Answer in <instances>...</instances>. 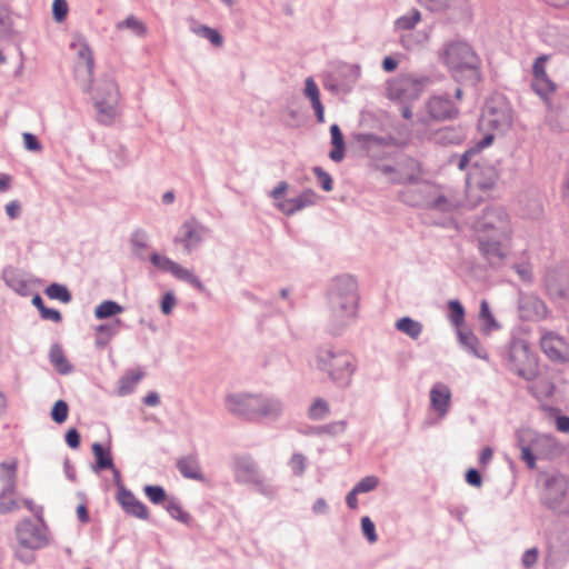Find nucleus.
<instances>
[{
	"instance_id": "obj_1",
	"label": "nucleus",
	"mask_w": 569,
	"mask_h": 569,
	"mask_svg": "<svg viewBox=\"0 0 569 569\" xmlns=\"http://www.w3.org/2000/svg\"><path fill=\"white\" fill-rule=\"evenodd\" d=\"M77 50L79 61L76 66L78 76H84L89 79V86L84 89L90 93L97 111V120L104 126L111 124L118 114V103L120 93L118 86L112 77L103 74L91 80L93 73V57L89 46L82 41L71 44Z\"/></svg>"
},
{
	"instance_id": "obj_2",
	"label": "nucleus",
	"mask_w": 569,
	"mask_h": 569,
	"mask_svg": "<svg viewBox=\"0 0 569 569\" xmlns=\"http://www.w3.org/2000/svg\"><path fill=\"white\" fill-rule=\"evenodd\" d=\"M438 60L459 82L475 86L481 80V59L465 40L446 41L438 50Z\"/></svg>"
},
{
	"instance_id": "obj_3",
	"label": "nucleus",
	"mask_w": 569,
	"mask_h": 569,
	"mask_svg": "<svg viewBox=\"0 0 569 569\" xmlns=\"http://www.w3.org/2000/svg\"><path fill=\"white\" fill-rule=\"evenodd\" d=\"M358 301V286L353 277L340 276L332 280L328 290V306L335 322L342 326L353 319Z\"/></svg>"
},
{
	"instance_id": "obj_4",
	"label": "nucleus",
	"mask_w": 569,
	"mask_h": 569,
	"mask_svg": "<svg viewBox=\"0 0 569 569\" xmlns=\"http://www.w3.org/2000/svg\"><path fill=\"white\" fill-rule=\"evenodd\" d=\"M518 446L521 460L529 469H535L538 460H555L562 456L563 446L547 433H537L530 429L518 433Z\"/></svg>"
},
{
	"instance_id": "obj_5",
	"label": "nucleus",
	"mask_w": 569,
	"mask_h": 569,
	"mask_svg": "<svg viewBox=\"0 0 569 569\" xmlns=\"http://www.w3.org/2000/svg\"><path fill=\"white\" fill-rule=\"evenodd\" d=\"M317 369L339 387L350 385L357 365L353 356L342 349L320 348L316 356Z\"/></svg>"
},
{
	"instance_id": "obj_6",
	"label": "nucleus",
	"mask_w": 569,
	"mask_h": 569,
	"mask_svg": "<svg viewBox=\"0 0 569 569\" xmlns=\"http://www.w3.org/2000/svg\"><path fill=\"white\" fill-rule=\"evenodd\" d=\"M538 481L542 489L541 503L556 513L567 515L569 512L567 500L569 478L559 471H546L539 475Z\"/></svg>"
},
{
	"instance_id": "obj_7",
	"label": "nucleus",
	"mask_w": 569,
	"mask_h": 569,
	"mask_svg": "<svg viewBox=\"0 0 569 569\" xmlns=\"http://www.w3.org/2000/svg\"><path fill=\"white\" fill-rule=\"evenodd\" d=\"M505 360L507 368L520 378L527 381L536 378L538 361L525 340H512L506 351Z\"/></svg>"
},
{
	"instance_id": "obj_8",
	"label": "nucleus",
	"mask_w": 569,
	"mask_h": 569,
	"mask_svg": "<svg viewBox=\"0 0 569 569\" xmlns=\"http://www.w3.org/2000/svg\"><path fill=\"white\" fill-rule=\"evenodd\" d=\"M473 229L478 236L496 238H511L512 236L510 216L501 206L487 207L473 222Z\"/></svg>"
},
{
	"instance_id": "obj_9",
	"label": "nucleus",
	"mask_w": 569,
	"mask_h": 569,
	"mask_svg": "<svg viewBox=\"0 0 569 569\" xmlns=\"http://www.w3.org/2000/svg\"><path fill=\"white\" fill-rule=\"evenodd\" d=\"M232 470L237 482L253 486L261 495L267 497L276 495V487L264 480L256 461L250 456L236 457Z\"/></svg>"
},
{
	"instance_id": "obj_10",
	"label": "nucleus",
	"mask_w": 569,
	"mask_h": 569,
	"mask_svg": "<svg viewBox=\"0 0 569 569\" xmlns=\"http://www.w3.org/2000/svg\"><path fill=\"white\" fill-rule=\"evenodd\" d=\"M429 83L428 77L402 73L388 83V97L401 102L412 101L419 98Z\"/></svg>"
},
{
	"instance_id": "obj_11",
	"label": "nucleus",
	"mask_w": 569,
	"mask_h": 569,
	"mask_svg": "<svg viewBox=\"0 0 569 569\" xmlns=\"http://www.w3.org/2000/svg\"><path fill=\"white\" fill-rule=\"evenodd\" d=\"M288 188V183L281 181L270 192V197L276 201V208L286 216H292L305 208L316 204L319 200V196L312 189H306L295 198L283 199Z\"/></svg>"
},
{
	"instance_id": "obj_12",
	"label": "nucleus",
	"mask_w": 569,
	"mask_h": 569,
	"mask_svg": "<svg viewBox=\"0 0 569 569\" xmlns=\"http://www.w3.org/2000/svg\"><path fill=\"white\" fill-rule=\"evenodd\" d=\"M16 536L19 543L29 550L42 549L50 543V533L44 520H21L16 527Z\"/></svg>"
},
{
	"instance_id": "obj_13",
	"label": "nucleus",
	"mask_w": 569,
	"mask_h": 569,
	"mask_svg": "<svg viewBox=\"0 0 569 569\" xmlns=\"http://www.w3.org/2000/svg\"><path fill=\"white\" fill-rule=\"evenodd\" d=\"M512 110L502 99H491L486 103L485 110L479 120L481 129H493L506 132L512 124Z\"/></svg>"
},
{
	"instance_id": "obj_14",
	"label": "nucleus",
	"mask_w": 569,
	"mask_h": 569,
	"mask_svg": "<svg viewBox=\"0 0 569 569\" xmlns=\"http://www.w3.org/2000/svg\"><path fill=\"white\" fill-rule=\"evenodd\" d=\"M209 229L194 218L186 220L173 238L176 244H181L186 253L197 249L209 233Z\"/></svg>"
},
{
	"instance_id": "obj_15",
	"label": "nucleus",
	"mask_w": 569,
	"mask_h": 569,
	"mask_svg": "<svg viewBox=\"0 0 569 569\" xmlns=\"http://www.w3.org/2000/svg\"><path fill=\"white\" fill-rule=\"evenodd\" d=\"M257 397L247 392L229 393L224 398L226 410L237 418L256 422Z\"/></svg>"
},
{
	"instance_id": "obj_16",
	"label": "nucleus",
	"mask_w": 569,
	"mask_h": 569,
	"mask_svg": "<svg viewBox=\"0 0 569 569\" xmlns=\"http://www.w3.org/2000/svg\"><path fill=\"white\" fill-rule=\"evenodd\" d=\"M499 180V172L493 164L483 162L475 163L467 177L468 190H479L487 193L496 187Z\"/></svg>"
},
{
	"instance_id": "obj_17",
	"label": "nucleus",
	"mask_w": 569,
	"mask_h": 569,
	"mask_svg": "<svg viewBox=\"0 0 569 569\" xmlns=\"http://www.w3.org/2000/svg\"><path fill=\"white\" fill-rule=\"evenodd\" d=\"M540 348L546 357L558 363L569 362V343L560 335L540 329Z\"/></svg>"
},
{
	"instance_id": "obj_18",
	"label": "nucleus",
	"mask_w": 569,
	"mask_h": 569,
	"mask_svg": "<svg viewBox=\"0 0 569 569\" xmlns=\"http://www.w3.org/2000/svg\"><path fill=\"white\" fill-rule=\"evenodd\" d=\"M150 261L154 267L159 268L162 271L171 273L177 279L189 283L197 290L201 292L206 290L201 280L191 270L183 268L182 266L169 259L168 257L161 256L159 253H152L150 256Z\"/></svg>"
},
{
	"instance_id": "obj_19",
	"label": "nucleus",
	"mask_w": 569,
	"mask_h": 569,
	"mask_svg": "<svg viewBox=\"0 0 569 569\" xmlns=\"http://www.w3.org/2000/svg\"><path fill=\"white\" fill-rule=\"evenodd\" d=\"M425 109L431 120H450L458 116L459 110L448 94H435L430 97Z\"/></svg>"
},
{
	"instance_id": "obj_20",
	"label": "nucleus",
	"mask_w": 569,
	"mask_h": 569,
	"mask_svg": "<svg viewBox=\"0 0 569 569\" xmlns=\"http://www.w3.org/2000/svg\"><path fill=\"white\" fill-rule=\"evenodd\" d=\"M508 240H510V238L478 236V248L491 266H500L507 257L503 241Z\"/></svg>"
},
{
	"instance_id": "obj_21",
	"label": "nucleus",
	"mask_w": 569,
	"mask_h": 569,
	"mask_svg": "<svg viewBox=\"0 0 569 569\" xmlns=\"http://www.w3.org/2000/svg\"><path fill=\"white\" fill-rule=\"evenodd\" d=\"M283 412V403L279 398L258 395L256 422L274 421Z\"/></svg>"
},
{
	"instance_id": "obj_22",
	"label": "nucleus",
	"mask_w": 569,
	"mask_h": 569,
	"mask_svg": "<svg viewBox=\"0 0 569 569\" xmlns=\"http://www.w3.org/2000/svg\"><path fill=\"white\" fill-rule=\"evenodd\" d=\"M425 207L440 212H451L459 206V200L451 193H445L439 188L428 187Z\"/></svg>"
},
{
	"instance_id": "obj_23",
	"label": "nucleus",
	"mask_w": 569,
	"mask_h": 569,
	"mask_svg": "<svg viewBox=\"0 0 569 569\" xmlns=\"http://www.w3.org/2000/svg\"><path fill=\"white\" fill-rule=\"evenodd\" d=\"M519 308L522 313V318L528 320H540L546 318L548 313L546 303L533 295L521 297Z\"/></svg>"
},
{
	"instance_id": "obj_24",
	"label": "nucleus",
	"mask_w": 569,
	"mask_h": 569,
	"mask_svg": "<svg viewBox=\"0 0 569 569\" xmlns=\"http://www.w3.org/2000/svg\"><path fill=\"white\" fill-rule=\"evenodd\" d=\"M116 498L126 513L142 520L149 519L147 507L129 489L118 492Z\"/></svg>"
},
{
	"instance_id": "obj_25",
	"label": "nucleus",
	"mask_w": 569,
	"mask_h": 569,
	"mask_svg": "<svg viewBox=\"0 0 569 569\" xmlns=\"http://www.w3.org/2000/svg\"><path fill=\"white\" fill-rule=\"evenodd\" d=\"M451 400V391L449 387L442 382H437L430 390V402L438 416L447 415Z\"/></svg>"
},
{
	"instance_id": "obj_26",
	"label": "nucleus",
	"mask_w": 569,
	"mask_h": 569,
	"mask_svg": "<svg viewBox=\"0 0 569 569\" xmlns=\"http://www.w3.org/2000/svg\"><path fill=\"white\" fill-rule=\"evenodd\" d=\"M422 7L431 12L459 13L467 7V0H417Z\"/></svg>"
},
{
	"instance_id": "obj_27",
	"label": "nucleus",
	"mask_w": 569,
	"mask_h": 569,
	"mask_svg": "<svg viewBox=\"0 0 569 569\" xmlns=\"http://www.w3.org/2000/svg\"><path fill=\"white\" fill-rule=\"evenodd\" d=\"M17 460L0 463V481L2 482V496H13L17 486Z\"/></svg>"
},
{
	"instance_id": "obj_28",
	"label": "nucleus",
	"mask_w": 569,
	"mask_h": 569,
	"mask_svg": "<svg viewBox=\"0 0 569 569\" xmlns=\"http://www.w3.org/2000/svg\"><path fill=\"white\" fill-rule=\"evenodd\" d=\"M177 468L180 473L187 478L192 480L202 481L203 473L201 471L200 463L196 456H184L177 460Z\"/></svg>"
},
{
	"instance_id": "obj_29",
	"label": "nucleus",
	"mask_w": 569,
	"mask_h": 569,
	"mask_svg": "<svg viewBox=\"0 0 569 569\" xmlns=\"http://www.w3.org/2000/svg\"><path fill=\"white\" fill-rule=\"evenodd\" d=\"M535 383L530 387L531 392L538 399H547L555 395L556 392V380L558 378L557 375H546L537 377Z\"/></svg>"
},
{
	"instance_id": "obj_30",
	"label": "nucleus",
	"mask_w": 569,
	"mask_h": 569,
	"mask_svg": "<svg viewBox=\"0 0 569 569\" xmlns=\"http://www.w3.org/2000/svg\"><path fill=\"white\" fill-rule=\"evenodd\" d=\"M122 321L120 319H116L111 323L99 325L96 328V347L98 349H103L109 345L111 339L119 332Z\"/></svg>"
},
{
	"instance_id": "obj_31",
	"label": "nucleus",
	"mask_w": 569,
	"mask_h": 569,
	"mask_svg": "<svg viewBox=\"0 0 569 569\" xmlns=\"http://www.w3.org/2000/svg\"><path fill=\"white\" fill-rule=\"evenodd\" d=\"M432 140L441 146L458 144L463 140V132L458 128L443 127L432 134Z\"/></svg>"
},
{
	"instance_id": "obj_32",
	"label": "nucleus",
	"mask_w": 569,
	"mask_h": 569,
	"mask_svg": "<svg viewBox=\"0 0 569 569\" xmlns=\"http://www.w3.org/2000/svg\"><path fill=\"white\" fill-rule=\"evenodd\" d=\"M520 206L522 214L527 218L535 219L542 213L541 199L536 194H522L520 197Z\"/></svg>"
},
{
	"instance_id": "obj_33",
	"label": "nucleus",
	"mask_w": 569,
	"mask_h": 569,
	"mask_svg": "<svg viewBox=\"0 0 569 569\" xmlns=\"http://www.w3.org/2000/svg\"><path fill=\"white\" fill-rule=\"evenodd\" d=\"M49 359L54 369L61 375H69L72 372L73 367L70 365L64 356L60 345L54 343L49 351Z\"/></svg>"
},
{
	"instance_id": "obj_34",
	"label": "nucleus",
	"mask_w": 569,
	"mask_h": 569,
	"mask_svg": "<svg viewBox=\"0 0 569 569\" xmlns=\"http://www.w3.org/2000/svg\"><path fill=\"white\" fill-rule=\"evenodd\" d=\"M331 143L333 149L330 151L329 157L335 162H340L345 158V139L338 124L330 127Z\"/></svg>"
},
{
	"instance_id": "obj_35",
	"label": "nucleus",
	"mask_w": 569,
	"mask_h": 569,
	"mask_svg": "<svg viewBox=\"0 0 569 569\" xmlns=\"http://www.w3.org/2000/svg\"><path fill=\"white\" fill-rule=\"evenodd\" d=\"M458 339L459 342L473 356L478 358H486L485 351L480 347L479 339L473 332L458 329Z\"/></svg>"
},
{
	"instance_id": "obj_36",
	"label": "nucleus",
	"mask_w": 569,
	"mask_h": 569,
	"mask_svg": "<svg viewBox=\"0 0 569 569\" xmlns=\"http://www.w3.org/2000/svg\"><path fill=\"white\" fill-rule=\"evenodd\" d=\"M91 449L96 459V463L92 467L96 472L106 469H113V460L109 450H104L99 442H94L91 446Z\"/></svg>"
},
{
	"instance_id": "obj_37",
	"label": "nucleus",
	"mask_w": 569,
	"mask_h": 569,
	"mask_svg": "<svg viewBox=\"0 0 569 569\" xmlns=\"http://www.w3.org/2000/svg\"><path fill=\"white\" fill-rule=\"evenodd\" d=\"M396 328L411 339L416 340L420 337L423 327L419 321L413 320L410 317H403L397 320Z\"/></svg>"
},
{
	"instance_id": "obj_38",
	"label": "nucleus",
	"mask_w": 569,
	"mask_h": 569,
	"mask_svg": "<svg viewBox=\"0 0 569 569\" xmlns=\"http://www.w3.org/2000/svg\"><path fill=\"white\" fill-rule=\"evenodd\" d=\"M531 87L543 99H547L557 89L556 83L548 76L533 79Z\"/></svg>"
},
{
	"instance_id": "obj_39",
	"label": "nucleus",
	"mask_w": 569,
	"mask_h": 569,
	"mask_svg": "<svg viewBox=\"0 0 569 569\" xmlns=\"http://www.w3.org/2000/svg\"><path fill=\"white\" fill-rule=\"evenodd\" d=\"M123 311L122 306L112 300H104L97 306L94 316L97 319H106Z\"/></svg>"
},
{
	"instance_id": "obj_40",
	"label": "nucleus",
	"mask_w": 569,
	"mask_h": 569,
	"mask_svg": "<svg viewBox=\"0 0 569 569\" xmlns=\"http://www.w3.org/2000/svg\"><path fill=\"white\" fill-rule=\"evenodd\" d=\"M421 20V13L418 9H411L408 13L399 17L396 22V29L398 30H411Z\"/></svg>"
},
{
	"instance_id": "obj_41",
	"label": "nucleus",
	"mask_w": 569,
	"mask_h": 569,
	"mask_svg": "<svg viewBox=\"0 0 569 569\" xmlns=\"http://www.w3.org/2000/svg\"><path fill=\"white\" fill-rule=\"evenodd\" d=\"M46 295L50 299L59 300L63 303H69L72 299V296L68 288L60 283H51L44 290Z\"/></svg>"
},
{
	"instance_id": "obj_42",
	"label": "nucleus",
	"mask_w": 569,
	"mask_h": 569,
	"mask_svg": "<svg viewBox=\"0 0 569 569\" xmlns=\"http://www.w3.org/2000/svg\"><path fill=\"white\" fill-rule=\"evenodd\" d=\"M164 508L168 511V513L176 520L187 523L190 519L189 513H187L183 509L181 503L176 498H169L167 502L164 503Z\"/></svg>"
},
{
	"instance_id": "obj_43",
	"label": "nucleus",
	"mask_w": 569,
	"mask_h": 569,
	"mask_svg": "<svg viewBox=\"0 0 569 569\" xmlns=\"http://www.w3.org/2000/svg\"><path fill=\"white\" fill-rule=\"evenodd\" d=\"M329 413V405L322 398L316 399L308 410V416L312 420H323Z\"/></svg>"
},
{
	"instance_id": "obj_44",
	"label": "nucleus",
	"mask_w": 569,
	"mask_h": 569,
	"mask_svg": "<svg viewBox=\"0 0 569 569\" xmlns=\"http://www.w3.org/2000/svg\"><path fill=\"white\" fill-rule=\"evenodd\" d=\"M448 308L450 313L448 316L450 322L458 329L465 321V309L463 306L458 300H449Z\"/></svg>"
},
{
	"instance_id": "obj_45",
	"label": "nucleus",
	"mask_w": 569,
	"mask_h": 569,
	"mask_svg": "<svg viewBox=\"0 0 569 569\" xmlns=\"http://www.w3.org/2000/svg\"><path fill=\"white\" fill-rule=\"evenodd\" d=\"M192 30L196 34L209 40L214 47H221L223 43L221 34L216 29L208 26H200Z\"/></svg>"
},
{
	"instance_id": "obj_46",
	"label": "nucleus",
	"mask_w": 569,
	"mask_h": 569,
	"mask_svg": "<svg viewBox=\"0 0 569 569\" xmlns=\"http://www.w3.org/2000/svg\"><path fill=\"white\" fill-rule=\"evenodd\" d=\"M149 236L144 230L138 229L131 236L133 253L142 258L141 251L148 247Z\"/></svg>"
},
{
	"instance_id": "obj_47",
	"label": "nucleus",
	"mask_w": 569,
	"mask_h": 569,
	"mask_svg": "<svg viewBox=\"0 0 569 569\" xmlns=\"http://www.w3.org/2000/svg\"><path fill=\"white\" fill-rule=\"evenodd\" d=\"M118 29H131L137 36L143 37L147 34L146 26L138 20L134 16L127 17L123 21L117 24Z\"/></svg>"
},
{
	"instance_id": "obj_48",
	"label": "nucleus",
	"mask_w": 569,
	"mask_h": 569,
	"mask_svg": "<svg viewBox=\"0 0 569 569\" xmlns=\"http://www.w3.org/2000/svg\"><path fill=\"white\" fill-rule=\"evenodd\" d=\"M144 493L150 499V501L154 505H163L167 502V493L164 489L160 486L147 485L143 488Z\"/></svg>"
},
{
	"instance_id": "obj_49",
	"label": "nucleus",
	"mask_w": 569,
	"mask_h": 569,
	"mask_svg": "<svg viewBox=\"0 0 569 569\" xmlns=\"http://www.w3.org/2000/svg\"><path fill=\"white\" fill-rule=\"evenodd\" d=\"M3 280L10 288L18 292L27 288L26 281L20 279L13 269L3 270Z\"/></svg>"
},
{
	"instance_id": "obj_50",
	"label": "nucleus",
	"mask_w": 569,
	"mask_h": 569,
	"mask_svg": "<svg viewBox=\"0 0 569 569\" xmlns=\"http://www.w3.org/2000/svg\"><path fill=\"white\" fill-rule=\"evenodd\" d=\"M69 407L64 400H58L52 407L51 418L56 423H63L68 418Z\"/></svg>"
},
{
	"instance_id": "obj_51",
	"label": "nucleus",
	"mask_w": 569,
	"mask_h": 569,
	"mask_svg": "<svg viewBox=\"0 0 569 569\" xmlns=\"http://www.w3.org/2000/svg\"><path fill=\"white\" fill-rule=\"evenodd\" d=\"M289 467L297 477L303 476L307 467V458L302 453H293L289 460Z\"/></svg>"
},
{
	"instance_id": "obj_52",
	"label": "nucleus",
	"mask_w": 569,
	"mask_h": 569,
	"mask_svg": "<svg viewBox=\"0 0 569 569\" xmlns=\"http://www.w3.org/2000/svg\"><path fill=\"white\" fill-rule=\"evenodd\" d=\"M379 485V479L376 476H367L356 483L353 489L358 493H367L375 490Z\"/></svg>"
},
{
	"instance_id": "obj_53",
	"label": "nucleus",
	"mask_w": 569,
	"mask_h": 569,
	"mask_svg": "<svg viewBox=\"0 0 569 569\" xmlns=\"http://www.w3.org/2000/svg\"><path fill=\"white\" fill-rule=\"evenodd\" d=\"M392 138L379 137L373 133H359L357 134V141L363 144H377V146H388Z\"/></svg>"
},
{
	"instance_id": "obj_54",
	"label": "nucleus",
	"mask_w": 569,
	"mask_h": 569,
	"mask_svg": "<svg viewBox=\"0 0 569 569\" xmlns=\"http://www.w3.org/2000/svg\"><path fill=\"white\" fill-rule=\"evenodd\" d=\"M479 316L486 322V330L499 328V325L496 322V320L490 311L489 303L486 300H482L480 303Z\"/></svg>"
},
{
	"instance_id": "obj_55",
	"label": "nucleus",
	"mask_w": 569,
	"mask_h": 569,
	"mask_svg": "<svg viewBox=\"0 0 569 569\" xmlns=\"http://www.w3.org/2000/svg\"><path fill=\"white\" fill-rule=\"evenodd\" d=\"M345 428H346L345 421H337V422H332L329 425L316 427L313 430V433H316V435H322V433L335 435V433L343 431Z\"/></svg>"
},
{
	"instance_id": "obj_56",
	"label": "nucleus",
	"mask_w": 569,
	"mask_h": 569,
	"mask_svg": "<svg viewBox=\"0 0 569 569\" xmlns=\"http://www.w3.org/2000/svg\"><path fill=\"white\" fill-rule=\"evenodd\" d=\"M361 529L369 542L377 541L376 527L369 517L366 516L361 518Z\"/></svg>"
},
{
	"instance_id": "obj_57",
	"label": "nucleus",
	"mask_w": 569,
	"mask_h": 569,
	"mask_svg": "<svg viewBox=\"0 0 569 569\" xmlns=\"http://www.w3.org/2000/svg\"><path fill=\"white\" fill-rule=\"evenodd\" d=\"M12 27V20L8 9L0 4V36H7L10 33Z\"/></svg>"
},
{
	"instance_id": "obj_58",
	"label": "nucleus",
	"mask_w": 569,
	"mask_h": 569,
	"mask_svg": "<svg viewBox=\"0 0 569 569\" xmlns=\"http://www.w3.org/2000/svg\"><path fill=\"white\" fill-rule=\"evenodd\" d=\"M52 14L57 22H62L68 14V3L66 0H54L52 4Z\"/></svg>"
},
{
	"instance_id": "obj_59",
	"label": "nucleus",
	"mask_w": 569,
	"mask_h": 569,
	"mask_svg": "<svg viewBox=\"0 0 569 569\" xmlns=\"http://www.w3.org/2000/svg\"><path fill=\"white\" fill-rule=\"evenodd\" d=\"M313 173L318 178L322 189L327 192L332 190V179L329 173H327L321 167H315L312 169Z\"/></svg>"
},
{
	"instance_id": "obj_60",
	"label": "nucleus",
	"mask_w": 569,
	"mask_h": 569,
	"mask_svg": "<svg viewBox=\"0 0 569 569\" xmlns=\"http://www.w3.org/2000/svg\"><path fill=\"white\" fill-rule=\"evenodd\" d=\"M538 558L539 550L538 548L533 547L523 552L521 563L526 569H531L537 563Z\"/></svg>"
},
{
	"instance_id": "obj_61",
	"label": "nucleus",
	"mask_w": 569,
	"mask_h": 569,
	"mask_svg": "<svg viewBox=\"0 0 569 569\" xmlns=\"http://www.w3.org/2000/svg\"><path fill=\"white\" fill-rule=\"evenodd\" d=\"M22 138H23L24 148L28 151L40 152L42 150V144L39 142V140L37 139V137L34 134H32L30 132H24L22 134Z\"/></svg>"
},
{
	"instance_id": "obj_62",
	"label": "nucleus",
	"mask_w": 569,
	"mask_h": 569,
	"mask_svg": "<svg viewBox=\"0 0 569 569\" xmlns=\"http://www.w3.org/2000/svg\"><path fill=\"white\" fill-rule=\"evenodd\" d=\"M308 99L310 100L311 106L315 110L317 121L319 123H323L325 122V107L320 100V93H318L316 96H311Z\"/></svg>"
},
{
	"instance_id": "obj_63",
	"label": "nucleus",
	"mask_w": 569,
	"mask_h": 569,
	"mask_svg": "<svg viewBox=\"0 0 569 569\" xmlns=\"http://www.w3.org/2000/svg\"><path fill=\"white\" fill-rule=\"evenodd\" d=\"M513 269L522 281L531 282L532 268L529 263H526V262L517 263L513 266Z\"/></svg>"
},
{
	"instance_id": "obj_64",
	"label": "nucleus",
	"mask_w": 569,
	"mask_h": 569,
	"mask_svg": "<svg viewBox=\"0 0 569 569\" xmlns=\"http://www.w3.org/2000/svg\"><path fill=\"white\" fill-rule=\"evenodd\" d=\"M547 60H548V56H546V54H542L535 60L533 66H532L533 79L548 76L546 72Z\"/></svg>"
}]
</instances>
